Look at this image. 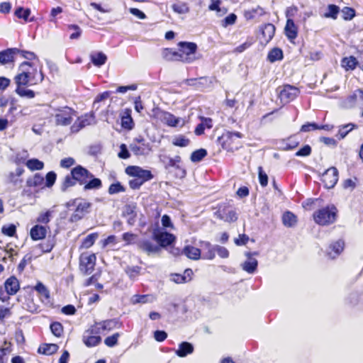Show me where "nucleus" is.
<instances>
[{"label": "nucleus", "instance_id": "49530a36", "mask_svg": "<svg viewBox=\"0 0 363 363\" xmlns=\"http://www.w3.org/2000/svg\"><path fill=\"white\" fill-rule=\"evenodd\" d=\"M340 12V8L334 4H330L328 6V11L324 14L325 18H330L335 20Z\"/></svg>", "mask_w": 363, "mask_h": 363}, {"label": "nucleus", "instance_id": "ea45409f", "mask_svg": "<svg viewBox=\"0 0 363 363\" xmlns=\"http://www.w3.org/2000/svg\"><path fill=\"white\" fill-rule=\"evenodd\" d=\"M89 179L90 180H87V182L84 184V190L98 189L101 187L102 183L101 179L94 178V177L92 178H89Z\"/></svg>", "mask_w": 363, "mask_h": 363}, {"label": "nucleus", "instance_id": "423d86ee", "mask_svg": "<svg viewBox=\"0 0 363 363\" xmlns=\"http://www.w3.org/2000/svg\"><path fill=\"white\" fill-rule=\"evenodd\" d=\"M129 147L137 157H147L152 152L151 144L142 136L134 138Z\"/></svg>", "mask_w": 363, "mask_h": 363}, {"label": "nucleus", "instance_id": "37998d69", "mask_svg": "<svg viewBox=\"0 0 363 363\" xmlns=\"http://www.w3.org/2000/svg\"><path fill=\"white\" fill-rule=\"evenodd\" d=\"M357 64V59L353 56L345 57L342 60V66L347 70L354 69L356 67Z\"/></svg>", "mask_w": 363, "mask_h": 363}, {"label": "nucleus", "instance_id": "4be33fe9", "mask_svg": "<svg viewBox=\"0 0 363 363\" xmlns=\"http://www.w3.org/2000/svg\"><path fill=\"white\" fill-rule=\"evenodd\" d=\"M20 52L17 48H9L0 52V63L1 65L8 64L13 60L14 55Z\"/></svg>", "mask_w": 363, "mask_h": 363}, {"label": "nucleus", "instance_id": "5701e85b", "mask_svg": "<svg viewBox=\"0 0 363 363\" xmlns=\"http://www.w3.org/2000/svg\"><path fill=\"white\" fill-rule=\"evenodd\" d=\"M140 250L146 252L147 255L157 253L160 251V247L149 240H141L138 243Z\"/></svg>", "mask_w": 363, "mask_h": 363}, {"label": "nucleus", "instance_id": "680f3d73", "mask_svg": "<svg viewBox=\"0 0 363 363\" xmlns=\"http://www.w3.org/2000/svg\"><path fill=\"white\" fill-rule=\"evenodd\" d=\"M57 175L54 172H49L45 177V186L51 187L56 181Z\"/></svg>", "mask_w": 363, "mask_h": 363}, {"label": "nucleus", "instance_id": "e433bc0d", "mask_svg": "<svg viewBox=\"0 0 363 363\" xmlns=\"http://www.w3.org/2000/svg\"><path fill=\"white\" fill-rule=\"evenodd\" d=\"M283 58V52L280 48H274L271 50L267 55V59L270 62H274L281 60Z\"/></svg>", "mask_w": 363, "mask_h": 363}, {"label": "nucleus", "instance_id": "a19ab883", "mask_svg": "<svg viewBox=\"0 0 363 363\" xmlns=\"http://www.w3.org/2000/svg\"><path fill=\"white\" fill-rule=\"evenodd\" d=\"M26 164L31 171L41 170L44 167V163L38 159H30L26 162Z\"/></svg>", "mask_w": 363, "mask_h": 363}, {"label": "nucleus", "instance_id": "6e6552de", "mask_svg": "<svg viewBox=\"0 0 363 363\" xmlns=\"http://www.w3.org/2000/svg\"><path fill=\"white\" fill-rule=\"evenodd\" d=\"M96 259L94 254L83 253L80 256V270L85 274H91L96 264Z\"/></svg>", "mask_w": 363, "mask_h": 363}, {"label": "nucleus", "instance_id": "f704fd0d", "mask_svg": "<svg viewBox=\"0 0 363 363\" xmlns=\"http://www.w3.org/2000/svg\"><path fill=\"white\" fill-rule=\"evenodd\" d=\"M118 321L111 319V320H106L103 322L96 323L95 325H97L100 328V330L104 331V330H111L115 328H117Z\"/></svg>", "mask_w": 363, "mask_h": 363}, {"label": "nucleus", "instance_id": "1a4fd4ad", "mask_svg": "<svg viewBox=\"0 0 363 363\" xmlns=\"http://www.w3.org/2000/svg\"><path fill=\"white\" fill-rule=\"evenodd\" d=\"M322 182L326 189H332L338 181V171L335 167H330L322 174Z\"/></svg>", "mask_w": 363, "mask_h": 363}, {"label": "nucleus", "instance_id": "9b49d317", "mask_svg": "<svg viewBox=\"0 0 363 363\" xmlns=\"http://www.w3.org/2000/svg\"><path fill=\"white\" fill-rule=\"evenodd\" d=\"M71 174L80 184H86L89 178L93 177V174L81 165L73 168L71 171Z\"/></svg>", "mask_w": 363, "mask_h": 363}, {"label": "nucleus", "instance_id": "2eb2a0df", "mask_svg": "<svg viewBox=\"0 0 363 363\" xmlns=\"http://www.w3.org/2000/svg\"><path fill=\"white\" fill-rule=\"evenodd\" d=\"M153 238L161 247L169 245L175 240L174 235L167 232H154Z\"/></svg>", "mask_w": 363, "mask_h": 363}, {"label": "nucleus", "instance_id": "473e14b6", "mask_svg": "<svg viewBox=\"0 0 363 363\" xmlns=\"http://www.w3.org/2000/svg\"><path fill=\"white\" fill-rule=\"evenodd\" d=\"M59 347L56 344H43L38 348V352L45 355H51L55 354Z\"/></svg>", "mask_w": 363, "mask_h": 363}, {"label": "nucleus", "instance_id": "79ce46f5", "mask_svg": "<svg viewBox=\"0 0 363 363\" xmlns=\"http://www.w3.org/2000/svg\"><path fill=\"white\" fill-rule=\"evenodd\" d=\"M264 14V9L260 6H257L250 9L245 13V16L247 19H252L257 16H261Z\"/></svg>", "mask_w": 363, "mask_h": 363}, {"label": "nucleus", "instance_id": "20e7f679", "mask_svg": "<svg viewBox=\"0 0 363 363\" xmlns=\"http://www.w3.org/2000/svg\"><path fill=\"white\" fill-rule=\"evenodd\" d=\"M178 45L180 48L179 51L178 52V61H181L184 63H191L197 60V57H196L197 45L196 43L190 42H179Z\"/></svg>", "mask_w": 363, "mask_h": 363}, {"label": "nucleus", "instance_id": "aec40b11", "mask_svg": "<svg viewBox=\"0 0 363 363\" xmlns=\"http://www.w3.org/2000/svg\"><path fill=\"white\" fill-rule=\"evenodd\" d=\"M345 247V242L342 240L332 243L328 248V255L331 259H335L342 252Z\"/></svg>", "mask_w": 363, "mask_h": 363}, {"label": "nucleus", "instance_id": "5fc2aeb1", "mask_svg": "<svg viewBox=\"0 0 363 363\" xmlns=\"http://www.w3.org/2000/svg\"><path fill=\"white\" fill-rule=\"evenodd\" d=\"M111 91H107L98 95L94 101V107H96V108L98 109L99 108V104L108 99L111 96Z\"/></svg>", "mask_w": 363, "mask_h": 363}, {"label": "nucleus", "instance_id": "6ab92c4d", "mask_svg": "<svg viewBox=\"0 0 363 363\" xmlns=\"http://www.w3.org/2000/svg\"><path fill=\"white\" fill-rule=\"evenodd\" d=\"M131 109L125 108L121 114V126L127 130H132L134 127V122L131 116Z\"/></svg>", "mask_w": 363, "mask_h": 363}, {"label": "nucleus", "instance_id": "393cba45", "mask_svg": "<svg viewBox=\"0 0 363 363\" xmlns=\"http://www.w3.org/2000/svg\"><path fill=\"white\" fill-rule=\"evenodd\" d=\"M194 346L189 342H182L179 345V348L175 351V353L179 357H184L188 354L193 353Z\"/></svg>", "mask_w": 363, "mask_h": 363}, {"label": "nucleus", "instance_id": "13d9d810", "mask_svg": "<svg viewBox=\"0 0 363 363\" xmlns=\"http://www.w3.org/2000/svg\"><path fill=\"white\" fill-rule=\"evenodd\" d=\"M221 219L227 222H234L238 219L237 213L235 211L230 210L225 213L221 217Z\"/></svg>", "mask_w": 363, "mask_h": 363}, {"label": "nucleus", "instance_id": "412c9836", "mask_svg": "<svg viewBox=\"0 0 363 363\" xmlns=\"http://www.w3.org/2000/svg\"><path fill=\"white\" fill-rule=\"evenodd\" d=\"M31 11L28 8L18 6L14 11V15L19 19H23L25 22H33L35 21L34 16L30 17Z\"/></svg>", "mask_w": 363, "mask_h": 363}, {"label": "nucleus", "instance_id": "0eeeda50", "mask_svg": "<svg viewBox=\"0 0 363 363\" xmlns=\"http://www.w3.org/2000/svg\"><path fill=\"white\" fill-rule=\"evenodd\" d=\"M100 332V328L97 325L91 326L84 332L82 337L83 342L89 347L96 346L101 341V337L98 335Z\"/></svg>", "mask_w": 363, "mask_h": 363}, {"label": "nucleus", "instance_id": "ddd939ff", "mask_svg": "<svg viewBox=\"0 0 363 363\" xmlns=\"http://www.w3.org/2000/svg\"><path fill=\"white\" fill-rule=\"evenodd\" d=\"M245 256L247 257V259L241 264L242 269L249 274H253L255 272L257 268L258 262L257 260L253 257V255H257L258 253L255 252H246Z\"/></svg>", "mask_w": 363, "mask_h": 363}, {"label": "nucleus", "instance_id": "338daca9", "mask_svg": "<svg viewBox=\"0 0 363 363\" xmlns=\"http://www.w3.org/2000/svg\"><path fill=\"white\" fill-rule=\"evenodd\" d=\"M118 155L121 159H128L130 157V155L126 145L121 144L120 145V152Z\"/></svg>", "mask_w": 363, "mask_h": 363}, {"label": "nucleus", "instance_id": "864d4df0", "mask_svg": "<svg viewBox=\"0 0 363 363\" xmlns=\"http://www.w3.org/2000/svg\"><path fill=\"white\" fill-rule=\"evenodd\" d=\"M342 14L344 20L350 21L355 16V11L350 7H344L342 9Z\"/></svg>", "mask_w": 363, "mask_h": 363}, {"label": "nucleus", "instance_id": "7c9ffc66", "mask_svg": "<svg viewBox=\"0 0 363 363\" xmlns=\"http://www.w3.org/2000/svg\"><path fill=\"white\" fill-rule=\"evenodd\" d=\"M35 289L38 292L43 302L45 303L50 302V292L43 284L41 282L38 283L35 286Z\"/></svg>", "mask_w": 363, "mask_h": 363}, {"label": "nucleus", "instance_id": "603ef678", "mask_svg": "<svg viewBox=\"0 0 363 363\" xmlns=\"http://www.w3.org/2000/svg\"><path fill=\"white\" fill-rule=\"evenodd\" d=\"M50 330L52 334L56 337H60L63 333V327L59 322L52 323L50 325Z\"/></svg>", "mask_w": 363, "mask_h": 363}, {"label": "nucleus", "instance_id": "e2e57ef3", "mask_svg": "<svg viewBox=\"0 0 363 363\" xmlns=\"http://www.w3.org/2000/svg\"><path fill=\"white\" fill-rule=\"evenodd\" d=\"M258 172L259 184L262 186H266L268 184L267 174L263 171L262 167H259Z\"/></svg>", "mask_w": 363, "mask_h": 363}, {"label": "nucleus", "instance_id": "9d476101", "mask_svg": "<svg viewBox=\"0 0 363 363\" xmlns=\"http://www.w3.org/2000/svg\"><path fill=\"white\" fill-rule=\"evenodd\" d=\"M125 173L137 179H141L145 182L153 177L150 171L143 169L138 166H128L125 169Z\"/></svg>", "mask_w": 363, "mask_h": 363}, {"label": "nucleus", "instance_id": "de8ad7c7", "mask_svg": "<svg viewBox=\"0 0 363 363\" xmlns=\"http://www.w3.org/2000/svg\"><path fill=\"white\" fill-rule=\"evenodd\" d=\"M162 57L164 60L167 61H173V60H177L179 58V54L178 52L172 51L170 49H164L162 51Z\"/></svg>", "mask_w": 363, "mask_h": 363}, {"label": "nucleus", "instance_id": "58836bf2", "mask_svg": "<svg viewBox=\"0 0 363 363\" xmlns=\"http://www.w3.org/2000/svg\"><path fill=\"white\" fill-rule=\"evenodd\" d=\"M26 85H17L16 93L21 97L32 99L35 96V92L25 87Z\"/></svg>", "mask_w": 363, "mask_h": 363}, {"label": "nucleus", "instance_id": "052dcab7", "mask_svg": "<svg viewBox=\"0 0 363 363\" xmlns=\"http://www.w3.org/2000/svg\"><path fill=\"white\" fill-rule=\"evenodd\" d=\"M237 19V16L234 13H230L226 16L221 22L223 27L226 28L228 26L233 25Z\"/></svg>", "mask_w": 363, "mask_h": 363}, {"label": "nucleus", "instance_id": "a18cd8bd", "mask_svg": "<svg viewBox=\"0 0 363 363\" xmlns=\"http://www.w3.org/2000/svg\"><path fill=\"white\" fill-rule=\"evenodd\" d=\"M207 155V151L201 148L191 153V160L193 162H199L201 161Z\"/></svg>", "mask_w": 363, "mask_h": 363}, {"label": "nucleus", "instance_id": "f257e3e1", "mask_svg": "<svg viewBox=\"0 0 363 363\" xmlns=\"http://www.w3.org/2000/svg\"><path fill=\"white\" fill-rule=\"evenodd\" d=\"M20 73L15 77V82L17 85L32 86L40 83L44 79L42 71L38 74L37 68L31 66L28 62L21 63L19 67Z\"/></svg>", "mask_w": 363, "mask_h": 363}, {"label": "nucleus", "instance_id": "3c124183", "mask_svg": "<svg viewBox=\"0 0 363 363\" xmlns=\"http://www.w3.org/2000/svg\"><path fill=\"white\" fill-rule=\"evenodd\" d=\"M98 238V234L97 233H91L89 235H87L83 242H82V247L84 248H89L90 247H91L94 243L95 242L96 240Z\"/></svg>", "mask_w": 363, "mask_h": 363}, {"label": "nucleus", "instance_id": "0e129e2a", "mask_svg": "<svg viewBox=\"0 0 363 363\" xmlns=\"http://www.w3.org/2000/svg\"><path fill=\"white\" fill-rule=\"evenodd\" d=\"M16 226L13 224L4 225L2 227L1 232L3 234L12 237L16 233Z\"/></svg>", "mask_w": 363, "mask_h": 363}, {"label": "nucleus", "instance_id": "c03bdc74", "mask_svg": "<svg viewBox=\"0 0 363 363\" xmlns=\"http://www.w3.org/2000/svg\"><path fill=\"white\" fill-rule=\"evenodd\" d=\"M44 182V177L40 174H35L33 177L30 178L27 180V184L28 186H40Z\"/></svg>", "mask_w": 363, "mask_h": 363}, {"label": "nucleus", "instance_id": "dca6fc26", "mask_svg": "<svg viewBox=\"0 0 363 363\" xmlns=\"http://www.w3.org/2000/svg\"><path fill=\"white\" fill-rule=\"evenodd\" d=\"M160 118L162 123L170 127L184 125V121L181 118H177L169 112H161Z\"/></svg>", "mask_w": 363, "mask_h": 363}, {"label": "nucleus", "instance_id": "4d7b16f0", "mask_svg": "<svg viewBox=\"0 0 363 363\" xmlns=\"http://www.w3.org/2000/svg\"><path fill=\"white\" fill-rule=\"evenodd\" d=\"M51 216H52V211H47L46 212L40 213L39 214L38 217L37 218L36 220L38 223L47 224L50 222Z\"/></svg>", "mask_w": 363, "mask_h": 363}, {"label": "nucleus", "instance_id": "b1692460", "mask_svg": "<svg viewBox=\"0 0 363 363\" xmlns=\"http://www.w3.org/2000/svg\"><path fill=\"white\" fill-rule=\"evenodd\" d=\"M47 234V228L40 225L33 226L30 232L31 238L33 240H39L45 238Z\"/></svg>", "mask_w": 363, "mask_h": 363}, {"label": "nucleus", "instance_id": "4c0bfd02", "mask_svg": "<svg viewBox=\"0 0 363 363\" xmlns=\"http://www.w3.org/2000/svg\"><path fill=\"white\" fill-rule=\"evenodd\" d=\"M359 99L358 89L354 91L352 94L349 96L344 101V106L347 108H352L354 107Z\"/></svg>", "mask_w": 363, "mask_h": 363}, {"label": "nucleus", "instance_id": "f3484780", "mask_svg": "<svg viewBox=\"0 0 363 363\" xmlns=\"http://www.w3.org/2000/svg\"><path fill=\"white\" fill-rule=\"evenodd\" d=\"M201 252H203V259H213L216 256V245H212L209 242H200Z\"/></svg>", "mask_w": 363, "mask_h": 363}, {"label": "nucleus", "instance_id": "a878e982", "mask_svg": "<svg viewBox=\"0 0 363 363\" xmlns=\"http://www.w3.org/2000/svg\"><path fill=\"white\" fill-rule=\"evenodd\" d=\"M90 206V203L86 201H80L77 206L75 213L72 216V219L76 220L82 218L84 213L88 212Z\"/></svg>", "mask_w": 363, "mask_h": 363}, {"label": "nucleus", "instance_id": "bf43d9fd", "mask_svg": "<svg viewBox=\"0 0 363 363\" xmlns=\"http://www.w3.org/2000/svg\"><path fill=\"white\" fill-rule=\"evenodd\" d=\"M120 335L119 333H115L111 336L107 337L105 340L104 343L110 347H112L117 345L118 343V339Z\"/></svg>", "mask_w": 363, "mask_h": 363}, {"label": "nucleus", "instance_id": "cd10ccee", "mask_svg": "<svg viewBox=\"0 0 363 363\" xmlns=\"http://www.w3.org/2000/svg\"><path fill=\"white\" fill-rule=\"evenodd\" d=\"M286 37L292 41L297 37V28L292 19H288L284 28Z\"/></svg>", "mask_w": 363, "mask_h": 363}, {"label": "nucleus", "instance_id": "bb28decb", "mask_svg": "<svg viewBox=\"0 0 363 363\" xmlns=\"http://www.w3.org/2000/svg\"><path fill=\"white\" fill-rule=\"evenodd\" d=\"M282 223L285 227L293 228L298 221L297 217L291 211H286L283 213L281 217Z\"/></svg>", "mask_w": 363, "mask_h": 363}, {"label": "nucleus", "instance_id": "7ed1b4c3", "mask_svg": "<svg viewBox=\"0 0 363 363\" xmlns=\"http://www.w3.org/2000/svg\"><path fill=\"white\" fill-rule=\"evenodd\" d=\"M242 135L239 132L227 131L218 138V143L222 146L223 149L228 151L233 152L238 150L240 145L239 139Z\"/></svg>", "mask_w": 363, "mask_h": 363}, {"label": "nucleus", "instance_id": "09e8293b", "mask_svg": "<svg viewBox=\"0 0 363 363\" xmlns=\"http://www.w3.org/2000/svg\"><path fill=\"white\" fill-rule=\"evenodd\" d=\"M76 182V179L72 174L66 176L61 186V190L65 191L69 187L74 186Z\"/></svg>", "mask_w": 363, "mask_h": 363}, {"label": "nucleus", "instance_id": "39448f33", "mask_svg": "<svg viewBox=\"0 0 363 363\" xmlns=\"http://www.w3.org/2000/svg\"><path fill=\"white\" fill-rule=\"evenodd\" d=\"M55 111L54 118L57 125L67 126L72 123L74 117L77 116L76 111L68 106L57 108Z\"/></svg>", "mask_w": 363, "mask_h": 363}, {"label": "nucleus", "instance_id": "8fccbe9b", "mask_svg": "<svg viewBox=\"0 0 363 363\" xmlns=\"http://www.w3.org/2000/svg\"><path fill=\"white\" fill-rule=\"evenodd\" d=\"M125 191V187L118 182L110 185L108 192L109 194L113 195L121 192H124Z\"/></svg>", "mask_w": 363, "mask_h": 363}, {"label": "nucleus", "instance_id": "2f4dec72", "mask_svg": "<svg viewBox=\"0 0 363 363\" xmlns=\"http://www.w3.org/2000/svg\"><path fill=\"white\" fill-rule=\"evenodd\" d=\"M275 33V26L272 23H267L262 28V34L266 42L269 41Z\"/></svg>", "mask_w": 363, "mask_h": 363}, {"label": "nucleus", "instance_id": "f03ea898", "mask_svg": "<svg viewBox=\"0 0 363 363\" xmlns=\"http://www.w3.org/2000/svg\"><path fill=\"white\" fill-rule=\"evenodd\" d=\"M337 209L334 205H328L314 212V221L320 225H328L335 222Z\"/></svg>", "mask_w": 363, "mask_h": 363}, {"label": "nucleus", "instance_id": "a211bd4d", "mask_svg": "<svg viewBox=\"0 0 363 363\" xmlns=\"http://www.w3.org/2000/svg\"><path fill=\"white\" fill-rule=\"evenodd\" d=\"M4 287L9 295H14L20 289L19 281L16 277H10L5 281Z\"/></svg>", "mask_w": 363, "mask_h": 363}, {"label": "nucleus", "instance_id": "c85d7f7f", "mask_svg": "<svg viewBox=\"0 0 363 363\" xmlns=\"http://www.w3.org/2000/svg\"><path fill=\"white\" fill-rule=\"evenodd\" d=\"M90 59L95 66L101 67L106 63L107 57L102 52H95L90 55Z\"/></svg>", "mask_w": 363, "mask_h": 363}, {"label": "nucleus", "instance_id": "c756f323", "mask_svg": "<svg viewBox=\"0 0 363 363\" xmlns=\"http://www.w3.org/2000/svg\"><path fill=\"white\" fill-rule=\"evenodd\" d=\"M183 253L189 259L197 260L201 257V250L193 246H186L183 250Z\"/></svg>", "mask_w": 363, "mask_h": 363}, {"label": "nucleus", "instance_id": "c9c22d12", "mask_svg": "<svg viewBox=\"0 0 363 363\" xmlns=\"http://www.w3.org/2000/svg\"><path fill=\"white\" fill-rule=\"evenodd\" d=\"M172 10L179 14H186L189 12V7L185 2L179 1L172 5Z\"/></svg>", "mask_w": 363, "mask_h": 363}, {"label": "nucleus", "instance_id": "72a5a7b5", "mask_svg": "<svg viewBox=\"0 0 363 363\" xmlns=\"http://www.w3.org/2000/svg\"><path fill=\"white\" fill-rule=\"evenodd\" d=\"M356 127H357V125L352 123L341 125L339 127V130H338V133L336 136L340 140H342L344 138H345L346 135Z\"/></svg>", "mask_w": 363, "mask_h": 363}, {"label": "nucleus", "instance_id": "774afa93", "mask_svg": "<svg viewBox=\"0 0 363 363\" xmlns=\"http://www.w3.org/2000/svg\"><path fill=\"white\" fill-rule=\"evenodd\" d=\"M216 252L221 258H227L229 256V252L225 247L216 245Z\"/></svg>", "mask_w": 363, "mask_h": 363}, {"label": "nucleus", "instance_id": "6e6d98bb", "mask_svg": "<svg viewBox=\"0 0 363 363\" xmlns=\"http://www.w3.org/2000/svg\"><path fill=\"white\" fill-rule=\"evenodd\" d=\"M172 144L178 147H186L189 144V140L183 135L174 138Z\"/></svg>", "mask_w": 363, "mask_h": 363}, {"label": "nucleus", "instance_id": "69168bd1", "mask_svg": "<svg viewBox=\"0 0 363 363\" xmlns=\"http://www.w3.org/2000/svg\"><path fill=\"white\" fill-rule=\"evenodd\" d=\"M311 152V147L308 145H304L298 151L296 152V156L298 157H306L308 156Z\"/></svg>", "mask_w": 363, "mask_h": 363}, {"label": "nucleus", "instance_id": "4468645a", "mask_svg": "<svg viewBox=\"0 0 363 363\" xmlns=\"http://www.w3.org/2000/svg\"><path fill=\"white\" fill-rule=\"evenodd\" d=\"M94 121L93 114H85L78 117L77 120L70 127L72 133H77L83 128L91 125Z\"/></svg>", "mask_w": 363, "mask_h": 363}, {"label": "nucleus", "instance_id": "f8f14e48", "mask_svg": "<svg viewBox=\"0 0 363 363\" xmlns=\"http://www.w3.org/2000/svg\"><path fill=\"white\" fill-rule=\"evenodd\" d=\"M298 94V88L291 85H285L280 91L279 97L284 103H289L296 99Z\"/></svg>", "mask_w": 363, "mask_h": 363}]
</instances>
